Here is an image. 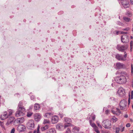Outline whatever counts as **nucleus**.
<instances>
[{"label":"nucleus","mask_w":133,"mask_h":133,"mask_svg":"<svg viewBox=\"0 0 133 133\" xmlns=\"http://www.w3.org/2000/svg\"><path fill=\"white\" fill-rule=\"evenodd\" d=\"M124 117H125V118H127V117H128V116L127 115H125V116H124Z\"/></svg>","instance_id":"nucleus-53"},{"label":"nucleus","mask_w":133,"mask_h":133,"mask_svg":"<svg viewBox=\"0 0 133 133\" xmlns=\"http://www.w3.org/2000/svg\"><path fill=\"white\" fill-rule=\"evenodd\" d=\"M22 103L21 102H19L18 107V108H19V110H22L23 111H25V109L24 107L22 106Z\"/></svg>","instance_id":"nucleus-17"},{"label":"nucleus","mask_w":133,"mask_h":133,"mask_svg":"<svg viewBox=\"0 0 133 133\" xmlns=\"http://www.w3.org/2000/svg\"><path fill=\"white\" fill-rule=\"evenodd\" d=\"M63 127V125L61 124H58L56 126V128L59 130H61Z\"/></svg>","instance_id":"nucleus-25"},{"label":"nucleus","mask_w":133,"mask_h":133,"mask_svg":"<svg viewBox=\"0 0 133 133\" xmlns=\"http://www.w3.org/2000/svg\"><path fill=\"white\" fill-rule=\"evenodd\" d=\"M32 114V112H27V117H30L31 116Z\"/></svg>","instance_id":"nucleus-31"},{"label":"nucleus","mask_w":133,"mask_h":133,"mask_svg":"<svg viewBox=\"0 0 133 133\" xmlns=\"http://www.w3.org/2000/svg\"><path fill=\"white\" fill-rule=\"evenodd\" d=\"M40 108L39 105L37 104H35L34 106V109L36 110L39 109Z\"/></svg>","instance_id":"nucleus-29"},{"label":"nucleus","mask_w":133,"mask_h":133,"mask_svg":"<svg viewBox=\"0 0 133 133\" xmlns=\"http://www.w3.org/2000/svg\"><path fill=\"white\" fill-rule=\"evenodd\" d=\"M17 129L19 132H22L24 131L25 129V126L22 124L19 125L17 128Z\"/></svg>","instance_id":"nucleus-13"},{"label":"nucleus","mask_w":133,"mask_h":133,"mask_svg":"<svg viewBox=\"0 0 133 133\" xmlns=\"http://www.w3.org/2000/svg\"><path fill=\"white\" fill-rule=\"evenodd\" d=\"M121 2L124 8H128L129 6V1L127 0H121Z\"/></svg>","instance_id":"nucleus-8"},{"label":"nucleus","mask_w":133,"mask_h":133,"mask_svg":"<svg viewBox=\"0 0 133 133\" xmlns=\"http://www.w3.org/2000/svg\"><path fill=\"white\" fill-rule=\"evenodd\" d=\"M94 129L95 131L96 132V133H100L99 131L98 130V128L97 127L96 128H95Z\"/></svg>","instance_id":"nucleus-30"},{"label":"nucleus","mask_w":133,"mask_h":133,"mask_svg":"<svg viewBox=\"0 0 133 133\" xmlns=\"http://www.w3.org/2000/svg\"><path fill=\"white\" fill-rule=\"evenodd\" d=\"M129 37L126 35H123L121 37L122 42L125 43H128L129 41Z\"/></svg>","instance_id":"nucleus-7"},{"label":"nucleus","mask_w":133,"mask_h":133,"mask_svg":"<svg viewBox=\"0 0 133 133\" xmlns=\"http://www.w3.org/2000/svg\"><path fill=\"white\" fill-rule=\"evenodd\" d=\"M123 19L125 21L127 22H129L130 20V18L126 17H123Z\"/></svg>","instance_id":"nucleus-27"},{"label":"nucleus","mask_w":133,"mask_h":133,"mask_svg":"<svg viewBox=\"0 0 133 133\" xmlns=\"http://www.w3.org/2000/svg\"><path fill=\"white\" fill-rule=\"evenodd\" d=\"M49 128V125H46L44 127H43L41 128V129L42 131H44L48 129Z\"/></svg>","instance_id":"nucleus-22"},{"label":"nucleus","mask_w":133,"mask_h":133,"mask_svg":"<svg viewBox=\"0 0 133 133\" xmlns=\"http://www.w3.org/2000/svg\"><path fill=\"white\" fill-rule=\"evenodd\" d=\"M116 66L117 69L123 68L125 67V65L119 62L116 63Z\"/></svg>","instance_id":"nucleus-14"},{"label":"nucleus","mask_w":133,"mask_h":133,"mask_svg":"<svg viewBox=\"0 0 133 133\" xmlns=\"http://www.w3.org/2000/svg\"><path fill=\"white\" fill-rule=\"evenodd\" d=\"M15 129L14 128H13V129H12L11 131L10 132L11 133H14L15 132Z\"/></svg>","instance_id":"nucleus-41"},{"label":"nucleus","mask_w":133,"mask_h":133,"mask_svg":"<svg viewBox=\"0 0 133 133\" xmlns=\"http://www.w3.org/2000/svg\"><path fill=\"white\" fill-rule=\"evenodd\" d=\"M119 106L120 109L122 110H125L128 107L127 101L125 100H122L121 101Z\"/></svg>","instance_id":"nucleus-4"},{"label":"nucleus","mask_w":133,"mask_h":133,"mask_svg":"<svg viewBox=\"0 0 133 133\" xmlns=\"http://www.w3.org/2000/svg\"><path fill=\"white\" fill-rule=\"evenodd\" d=\"M128 101V105H129L130 103V99L129 98Z\"/></svg>","instance_id":"nucleus-51"},{"label":"nucleus","mask_w":133,"mask_h":133,"mask_svg":"<svg viewBox=\"0 0 133 133\" xmlns=\"http://www.w3.org/2000/svg\"><path fill=\"white\" fill-rule=\"evenodd\" d=\"M18 111L16 112L15 116L17 117L22 116L24 115L25 111H23L22 110H19L18 108Z\"/></svg>","instance_id":"nucleus-9"},{"label":"nucleus","mask_w":133,"mask_h":133,"mask_svg":"<svg viewBox=\"0 0 133 133\" xmlns=\"http://www.w3.org/2000/svg\"><path fill=\"white\" fill-rule=\"evenodd\" d=\"M130 2H131V4H133V1L132 0H131Z\"/></svg>","instance_id":"nucleus-50"},{"label":"nucleus","mask_w":133,"mask_h":133,"mask_svg":"<svg viewBox=\"0 0 133 133\" xmlns=\"http://www.w3.org/2000/svg\"><path fill=\"white\" fill-rule=\"evenodd\" d=\"M112 112L114 114H115L117 115H119L121 113L120 110L119 109L117 108H116V111L112 110Z\"/></svg>","instance_id":"nucleus-19"},{"label":"nucleus","mask_w":133,"mask_h":133,"mask_svg":"<svg viewBox=\"0 0 133 133\" xmlns=\"http://www.w3.org/2000/svg\"><path fill=\"white\" fill-rule=\"evenodd\" d=\"M130 133H133V130H130L129 131Z\"/></svg>","instance_id":"nucleus-49"},{"label":"nucleus","mask_w":133,"mask_h":133,"mask_svg":"<svg viewBox=\"0 0 133 133\" xmlns=\"http://www.w3.org/2000/svg\"><path fill=\"white\" fill-rule=\"evenodd\" d=\"M65 133H71V131L69 129H68Z\"/></svg>","instance_id":"nucleus-40"},{"label":"nucleus","mask_w":133,"mask_h":133,"mask_svg":"<svg viewBox=\"0 0 133 133\" xmlns=\"http://www.w3.org/2000/svg\"><path fill=\"white\" fill-rule=\"evenodd\" d=\"M36 132V131L35 130L34 131V133H35Z\"/></svg>","instance_id":"nucleus-56"},{"label":"nucleus","mask_w":133,"mask_h":133,"mask_svg":"<svg viewBox=\"0 0 133 133\" xmlns=\"http://www.w3.org/2000/svg\"><path fill=\"white\" fill-rule=\"evenodd\" d=\"M109 111V110H106L105 111V112L106 114H107L108 113Z\"/></svg>","instance_id":"nucleus-47"},{"label":"nucleus","mask_w":133,"mask_h":133,"mask_svg":"<svg viewBox=\"0 0 133 133\" xmlns=\"http://www.w3.org/2000/svg\"><path fill=\"white\" fill-rule=\"evenodd\" d=\"M3 128H4V126H3Z\"/></svg>","instance_id":"nucleus-60"},{"label":"nucleus","mask_w":133,"mask_h":133,"mask_svg":"<svg viewBox=\"0 0 133 133\" xmlns=\"http://www.w3.org/2000/svg\"><path fill=\"white\" fill-rule=\"evenodd\" d=\"M14 120V117H11L9 118L8 120V121L6 123L7 125H8L10 124V123H12Z\"/></svg>","instance_id":"nucleus-20"},{"label":"nucleus","mask_w":133,"mask_h":133,"mask_svg":"<svg viewBox=\"0 0 133 133\" xmlns=\"http://www.w3.org/2000/svg\"><path fill=\"white\" fill-rule=\"evenodd\" d=\"M131 39H132L133 38V37H132V36H131Z\"/></svg>","instance_id":"nucleus-57"},{"label":"nucleus","mask_w":133,"mask_h":133,"mask_svg":"<svg viewBox=\"0 0 133 133\" xmlns=\"http://www.w3.org/2000/svg\"><path fill=\"white\" fill-rule=\"evenodd\" d=\"M120 129L119 128H116V133H119Z\"/></svg>","instance_id":"nucleus-37"},{"label":"nucleus","mask_w":133,"mask_h":133,"mask_svg":"<svg viewBox=\"0 0 133 133\" xmlns=\"http://www.w3.org/2000/svg\"><path fill=\"white\" fill-rule=\"evenodd\" d=\"M39 126H38L37 128V133H40L39 131Z\"/></svg>","instance_id":"nucleus-42"},{"label":"nucleus","mask_w":133,"mask_h":133,"mask_svg":"<svg viewBox=\"0 0 133 133\" xmlns=\"http://www.w3.org/2000/svg\"><path fill=\"white\" fill-rule=\"evenodd\" d=\"M116 34H117V35H118V32L119 31H116Z\"/></svg>","instance_id":"nucleus-54"},{"label":"nucleus","mask_w":133,"mask_h":133,"mask_svg":"<svg viewBox=\"0 0 133 133\" xmlns=\"http://www.w3.org/2000/svg\"><path fill=\"white\" fill-rule=\"evenodd\" d=\"M16 122L18 123H22L24 121V119L23 117L18 118H17L15 121Z\"/></svg>","instance_id":"nucleus-18"},{"label":"nucleus","mask_w":133,"mask_h":133,"mask_svg":"<svg viewBox=\"0 0 133 133\" xmlns=\"http://www.w3.org/2000/svg\"><path fill=\"white\" fill-rule=\"evenodd\" d=\"M130 46L131 49H132V45L133 44V42L132 41H131L130 42Z\"/></svg>","instance_id":"nucleus-38"},{"label":"nucleus","mask_w":133,"mask_h":133,"mask_svg":"<svg viewBox=\"0 0 133 133\" xmlns=\"http://www.w3.org/2000/svg\"><path fill=\"white\" fill-rule=\"evenodd\" d=\"M119 18L120 19V16H119Z\"/></svg>","instance_id":"nucleus-59"},{"label":"nucleus","mask_w":133,"mask_h":133,"mask_svg":"<svg viewBox=\"0 0 133 133\" xmlns=\"http://www.w3.org/2000/svg\"><path fill=\"white\" fill-rule=\"evenodd\" d=\"M131 98L132 99L133 98V91H131Z\"/></svg>","instance_id":"nucleus-45"},{"label":"nucleus","mask_w":133,"mask_h":133,"mask_svg":"<svg viewBox=\"0 0 133 133\" xmlns=\"http://www.w3.org/2000/svg\"><path fill=\"white\" fill-rule=\"evenodd\" d=\"M127 53L126 52H124L123 57L122 55L117 54L116 56V58L119 61H125L126 60V58L127 57Z\"/></svg>","instance_id":"nucleus-2"},{"label":"nucleus","mask_w":133,"mask_h":133,"mask_svg":"<svg viewBox=\"0 0 133 133\" xmlns=\"http://www.w3.org/2000/svg\"><path fill=\"white\" fill-rule=\"evenodd\" d=\"M102 125L106 129H110L111 127V122L109 120L104 121L102 123Z\"/></svg>","instance_id":"nucleus-3"},{"label":"nucleus","mask_w":133,"mask_h":133,"mask_svg":"<svg viewBox=\"0 0 133 133\" xmlns=\"http://www.w3.org/2000/svg\"><path fill=\"white\" fill-rule=\"evenodd\" d=\"M132 87H133V85H132Z\"/></svg>","instance_id":"nucleus-61"},{"label":"nucleus","mask_w":133,"mask_h":133,"mask_svg":"<svg viewBox=\"0 0 133 133\" xmlns=\"http://www.w3.org/2000/svg\"><path fill=\"white\" fill-rule=\"evenodd\" d=\"M9 115L8 114L7 112L5 111L4 112L3 114L1 116V119L3 120L8 117Z\"/></svg>","instance_id":"nucleus-16"},{"label":"nucleus","mask_w":133,"mask_h":133,"mask_svg":"<svg viewBox=\"0 0 133 133\" xmlns=\"http://www.w3.org/2000/svg\"><path fill=\"white\" fill-rule=\"evenodd\" d=\"M118 93L119 95L121 97L125 95V90L122 88H119L118 91Z\"/></svg>","instance_id":"nucleus-11"},{"label":"nucleus","mask_w":133,"mask_h":133,"mask_svg":"<svg viewBox=\"0 0 133 133\" xmlns=\"http://www.w3.org/2000/svg\"><path fill=\"white\" fill-rule=\"evenodd\" d=\"M128 15H131L130 14L129 12L128 13Z\"/></svg>","instance_id":"nucleus-55"},{"label":"nucleus","mask_w":133,"mask_h":133,"mask_svg":"<svg viewBox=\"0 0 133 133\" xmlns=\"http://www.w3.org/2000/svg\"><path fill=\"white\" fill-rule=\"evenodd\" d=\"M31 99H34V96H31Z\"/></svg>","instance_id":"nucleus-48"},{"label":"nucleus","mask_w":133,"mask_h":133,"mask_svg":"<svg viewBox=\"0 0 133 133\" xmlns=\"http://www.w3.org/2000/svg\"><path fill=\"white\" fill-rule=\"evenodd\" d=\"M130 29L129 27L126 28H125L122 29V30H123L128 31L130 30Z\"/></svg>","instance_id":"nucleus-39"},{"label":"nucleus","mask_w":133,"mask_h":133,"mask_svg":"<svg viewBox=\"0 0 133 133\" xmlns=\"http://www.w3.org/2000/svg\"><path fill=\"white\" fill-rule=\"evenodd\" d=\"M124 127H123V128H122V129L121 130V132H122L123 131H124Z\"/></svg>","instance_id":"nucleus-52"},{"label":"nucleus","mask_w":133,"mask_h":133,"mask_svg":"<svg viewBox=\"0 0 133 133\" xmlns=\"http://www.w3.org/2000/svg\"><path fill=\"white\" fill-rule=\"evenodd\" d=\"M120 33L121 34H127L128 32H124L123 31H120Z\"/></svg>","instance_id":"nucleus-43"},{"label":"nucleus","mask_w":133,"mask_h":133,"mask_svg":"<svg viewBox=\"0 0 133 133\" xmlns=\"http://www.w3.org/2000/svg\"><path fill=\"white\" fill-rule=\"evenodd\" d=\"M63 116H60V117L61 118H62L63 117Z\"/></svg>","instance_id":"nucleus-58"},{"label":"nucleus","mask_w":133,"mask_h":133,"mask_svg":"<svg viewBox=\"0 0 133 133\" xmlns=\"http://www.w3.org/2000/svg\"><path fill=\"white\" fill-rule=\"evenodd\" d=\"M130 125L129 123H128L126 125V127H129L130 126Z\"/></svg>","instance_id":"nucleus-44"},{"label":"nucleus","mask_w":133,"mask_h":133,"mask_svg":"<svg viewBox=\"0 0 133 133\" xmlns=\"http://www.w3.org/2000/svg\"><path fill=\"white\" fill-rule=\"evenodd\" d=\"M41 117V115L39 113H36L34 115V118L35 120L37 122L39 121Z\"/></svg>","instance_id":"nucleus-15"},{"label":"nucleus","mask_w":133,"mask_h":133,"mask_svg":"<svg viewBox=\"0 0 133 133\" xmlns=\"http://www.w3.org/2000/svg\"><path fill=\"white\" fill-rule=\"evenodd\" d=\"M56 131L54 128H51L49 129L46 133H56Z\"/></svg>","instance_id":"nucleus-21"},{"label":"nucleus","mask_w":133,"mask_h":133,"mask_svg":"<svg viewBox=\"0 0 133 133\" xmlns=\"http://www.w3.org/2000/svg\"><path fill=\"white\" fill-rule=\"evenodd\" d=\"M117 120V118L115 117H114L112 119V120L114 122H115Z\"/></svg>","instance_id":"nucleus-35"},{"label":"nucleus","mask_w":133,"mask_h":133,"mask_svg":"<svg viewBox=\"0 0 133 133\" xmlns=\"http://www.w3.org/2000/svg\"><path fill=\"white\" fill-rule=\"evenodd\" d=\"M64 121L66 122V123L65 124L64 127V128H65L70 125V122H71V120L69 118L65 117L64 118Z\"/></svg>","instance_id":"nucleus-10"},{"label":"nucleus","mask_w":133,"mask_h":133,"mask_svg":"<svg viewBox=\"0 0 133 133\" xmlns=\"http://www.w3.org/2000/svg\"><path fill=\"white\" fill-rule=\"evenodd\" d=\"M131 70L132 72L133 71V67L132 64L131 65Z\"/></svg>","instance_id":"nucleus-46"},{"label":"nucleus","mask_w":133,"mask_h":133,"mask_svg":"<svg viewBox=\"0 0 133 133\" xmlns=\"http://www.w3.org/2000/svg\"><path fill=\"white\" fill-rule=\"evenodd\" d=\"M89 123L90 125L94 129L97 127L94 123H92V121L91 120H89Z\"/></svg>","instance_id":"nucleus-26"},{"label":"nucleus","mask_w":133,"mask_h":133,"mask_svg":"<svg viewBox=\"0 0 133 133\" xmlns=\"http://www.w3.org/2000/svg\"><path fill=\"white\" fill-rule=\"evenodd\" d=\"M128 46L127 45L125 46L122 45L121 46L119 45H117L116 46V49H118L119 51L122 52L124 51V50L127 49Z\"/></svg>","instance_id":"nucleus-6"},{"label":"nucleus","mask_w":133,"mask_h":133,"mask_svg":"<svg viewBox=\"0 0 133 133\" xmlns=\"http://www.w3.org/2000/svg\"><path fill=\"white\" fill-rule=\"evenodd\" d=\"M72 130L74 132H77L79 130V128L74 127L73 128Z\"/></svg>","instance_id":"nucleus-28"},{"label":"nucleus","mask_w":133,"mask_h":133,"mask_svg":"<svg viewBox=\"0 0 133 133\" xmlns=\"http://www.w3.org/2000/svg\"><path fill=\"white\" fill-rule=\"evenodd\" d=\"M117 24L118 25L121 26H123V23L120 21H118L117 22Z\"/></svg>","instance_id":"nucleus-36"},{"label":"nucleus","mask_w":133,"mask_h":133,"mask_svg":"<svg viewBox=\"0 0 133 133\" xmlns=\"http://www.w3.org/2000/svg\"><path fill=\"white\" fill-rule=\"evenodd\" d=\"M119 76H117L115 79V81L118 83L124 84L127 82V79L128 78L129 75L125 71H122L120 73Z\"/></svg>","instance_id":"nucleus-1"},{"label":"nucleus","mask_w":133,"mask_h":133,"mask_svg":"<svg viewBox=\"0 0 133 133\" xmlns=\"http://www.w3.org/2000/svg\"><path fill=\"white\" fill-rule=\"evenodd\" d=\"M27 127L29 129H32L34 128L35 124L33 120H29L26 124Z\"/></svg>","instance_id":"nucleus-5"},{"label":"nucleus","mask_w":133,"mask_h":133,"mask_svg":"<svg viewBox=\"0 0 133 133\" xmlns=\"http://www.w3.org/2000/svg\"><path fill=\"white\" fill-rule=\"evenodd\" d=\"M91 117L93 121H94L96 117V116L95 115H91Z\"/></svg>","instance_id":"nucleus-34"},{"label":"nucleus","mask_w":133,"mask_h":133,"mask_svg":"<svg viewBox=\"0 0 133 133\" xmlns=\"http://www.w3.org/2000/svg\"><path fill=\"white\" fill-rule=\"evenodd\" d=\"M58 119L59 118L58 116H54L52 117L51 122L52 124H55L58 122Z\"/></svg>","instance_id":"nucleus-12"},{"label":"nucleus","mask_w":133,"mask_h":133,"mask_svg":"<svg viewBox=\"0 0 133 133\" xmlns=\"http://www.w3.org/2000/svg\"><path fill=\"white\" fill-rule=\"evenodd\" d=\"M0 133H1L0 132Z\"/></svg>","instance_id":"nucleus-62"},{"label":"nucleus","mask_w":133,"mask_h":133,"mask_svg":"<svg viewBox=\"0 0 133 133\" xmlns=\"http://www.w3.org/2000/svg\"><path fill=\"white\" fill-rule=\"evenodd\" d=\"M96 123L98 126L100 128L102 129V127L101 125L100 124L99 122L98 121H96Z\"/></svg>","instance_id":"nucleus-32"},{"label":"nucleus","mask_w":133,"mask_h":133,"mask_svg":"<svg viewBox=\"0 0 133 133\" xmlns=\"http://www.w3.org/2000/svg\"><path fill=\"white\" fill-rule=\"evenodd\" d=\"M50 123V121L49 119H44L43 120V124H49Z\"/></svg>","instance_id":"nucleus-24"},{"label":"nucleus","mask_w":133,"mask_h":133,"mask_svg":"<svg viewBox=\"0 0 133 133\" xmlns=\"http://www.w3.org/2000/svg\"><path fill=\"white\" fill-rule=\"evenodd\" d=\"M52 115L51 112H48L45 113L44 115V117L46 118H49Z\"/></svg>","instance_id":"nucleus-23"},{"label":"nucleus","mask_w":133,"mask_h":133,"mask_svg":"<svg viewBox=\"0 0 133 133\" xmlns=\"http://www.w3.org/2000/svg\"><path fill=\"white\" fill-rule=\"evenodd\" d=\"M8 111L9 112V116L11 115L12 114L13 112L12 110L11 109L9 110Z\"/></svg>","instance_id":"nucleus-33"}]
</instances>
